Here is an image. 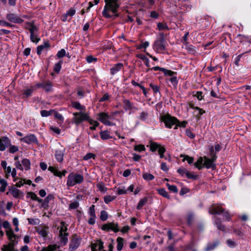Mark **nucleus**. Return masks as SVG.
I'll use <instances>...</instances> for the list:
<instances>
[{
  "mask_svg": "<svg viewBox=\"0 0 251 251\" xmlns=\"http://www.w3.org/2000/svg\"><path fill=\"white\" fill-rule=\"evenodd\" d=\"M104 2L105 4L102 12L103 16L105 18H111L112 16L111 12L117 17L116 13L120 5L119 0H104Z\"/></svg>",
  "mask_w": 251,
  "mask_h": 251,
  "instance_id": "nucleus-1",
  "label": "nucleus"
},
{
  "mask_svg": "<svg viewBox=\"0 0 251 251\" xmlns=\"http://www.w3.org/2000/svg\"><path fill=\"white\" fill-rule=\"evenodd\" d=\"M216 160V157L213 156L211 159H209L206 156L203 157H200L197 162H196L194 165L198 168L199 170H201L203 167H205L207 169L214 168V164L213 162Z\"/></svg>",
  "mask_w": 251,
  "mask_h": 251,
  "instance_id": "nucleus-2",
  "label": "nucleus"
},
{
  "mask_svg": "<svg viewBox=\"0 0 251 251\" xmlns=\"http://www.w3.org/2000/svg\"><path fill=\"white\" fill-rule=\"evenodd\" d=\"M161 120L164 123L165 126L169 128H171L173 126L178 123V120L175 117L169 114H166L161 116Z\"/></svg>",
  "mask_w": 251,
  "mask_h": 251,
  "instance_id": "nucleus-3",
  "label": "nucleus"
},
{
  "mask_svg": "<svg viewBox=\"0 0 251 251\" xmlns=\"http://www.w3.org/2000/svg\"><path fill=\"white\" fill-rule=\"evenodd\" d=\"M89 118L88 114L86 113L82 112H75L73 113L72 121L74 124L78 125L84 121H88Z\"/></svg>",
  "mask_w": 251,
  "mask_h": 251,
  "instance_id": "nucleus-4",
  "label": "nucleus"
},
{
  "mask_svg": "<svg viewBox=\"0 0 251 251\" xmlns=\"http://www.w3.org/2000/svg\"><path fill=\"white\" fill-rule=\"evenodd\" d=\"M65 151V148L59 143H57L54 146L55 157L58 162H62Z\"/></svg>",
  "mask_w": 251,
  "mask_h": 251,
  "instance_id": "nucleus-5",
  "label": "nucleus"
},
{
  "mask_svg": "<svg viewBox=\"0 0 251 251\" xmlns=\"http://www.w3.org/2000/svg\"><path fill=\"white\" fill-rule=\"evenodd\" d=\"M83 180L82 176L77 174H70L68 176L67 185L73 186L76 183H81Z\"/></svg>",
  "mask_w": 251,
  "mask_h": 251,
  "instance_id": "nucleus-6",
  "label": "nucleus"
},
{
  "mask_svg": "<svg viewBox=\"0 0 251 251\" xmlns=\"http://www.w3.org/2000/svg\"><path fill=\"white\" fill-rule=\"evenodd\" d=\"M166 42L163 36H161L154 43L153 49L158 52H161L165 49Z\"/></svg>",
  "mask_w": 251,
  "mask_h": 251,
  "instance_id": "nucleus-7",
  "label": "nucleus"
},
{
  "mask_svg": "<svg viewBox=\"0 0 251 251\" xmlns=\"http://www.w3.org/2000/svg\"><path fill=\"white\" fill-rule=\"evenodd\" d=\"M98 119L104 125L106 126H113L114 125L109 121L112 120V117L107 113L104 112L100 113L98 114Z\"/></svg>",
  "mask_w": 251,
  "mask_h": 251,
  "instance_id": "nucleus-8",
  "label": "nucleus"
},
{
  "mask_svg": "<svg viewBox=\"0 0 251 251\" xmlns=\"http://www.w3.org/2000/svg\"><path fill=\"white\" fill-rule=\"evenodd\" d=\"M30 163L28 159H24L23 160L22 164L19 162H16V166L17 169L21 171H28L30 168Z\"/></svg>",
  "mask_w": 251,
  "mask_h": 251,
  "instance_id": "nucleus-9",
  "label": "nucleus"
},
{
  "mask_svg": "<svg viewBox=\"0 0 251 251\" xmlns=\"http://www.w3.org/2000/svg\"><path fill=\"white\" fill-rule=\"evenodd\" d=\"M22 142H25L28 144H37L38 140L35 136L33 134H28L25 137L20 139Z\"/></svg>",
  "mask_w": 251,
  "mask_h": 251,
  "instance_id": "nucleus-10",
  "label": "nucleus"
},
{
  "mask_svg": "<svg viewBox=\"0 0 251 251\" xmlns=\"http://www.w3.org/2000/svg\"><path fill=\"white\" fill-rule=\"evenodd\" d=\"M80 245V239L76 235H74L70 244L69 250L70 251H74Z\"/></svg>",
  "mask_w": 251,
  "mask_h": 251,
  "instance_id": "nucleus-11",
  "label": "nucleus"
},
{
  "mask_svg": "<svg viewBox=\"0 0 251 251\" xmlns=\"http://www.w3.org/2000/svg\"><path fill=\"white\" fill-rule=\"evenodd\" d=\"M224 211V209L219 205L212 204L209 208V212L211 214H220Z\"/></svg>",
  "mask_w": 251,
  "mask_h": 251,
  "instance_id": "nucleus-12",
  "label": "nucleus"
},
{
  "mask_svg": "<svg viewBox=\"0 0 251 251\" xmlns=\"http://www.w3.org/2000/svg\"><path fill=\"white\" fill-rule=\"evenodd\" d=\"M101 229L103 230H109L111 229L115 232H117L119 231L118 224L114 223H110L103 225Z\"/></svg>",
  "mask_w": 251,
  "mask_h": 251,
  "instance_id": "nucleus-13",
  "label": "nucleus"
},
{
  "mask_svg": "<svg viewBox=\"0 0 251 251\" xmlns=\"http://www.w3.org/2000/svg\"><path fill=\"white\" fill-rule=\"evenodd\" d=\"M10 242L8 245H4L1 248L2 251H15L14 246L17 243L18 241H16L12 238L9 239Z\"/></svg>",
  "mask_w": 251,
  "mask_h": 251,
  "instance_id": "nucleus-14",
  "label": "nucleus"
},
{
  "mask_svg": "<svg viewBox=\"0 0 251 251\" xmlns=\"http://www.w3.org/2000/svg\"><path fill=\"white\" fill-rule=\"evenodd\" d=\"M11 145L10 139L7 137H3L0 139V151H3L6 147Z\"/></svg>",
  "mask_w": 251,
  "mask_h": 251,
  "instance_id": "nucleus-15",
  "label": "nucleus"
},
{
  "mask_svg": "<svg viewBox=\"0 0 251 251\" xmlns=\"http://www.w3.org/2000/svg\"><path fill=\"white\" fill-rule=\"evenodd\" d=\"M67 228L66 227L65 229L63 228H61L60 230V237L61 238V243L63 244V245H65L68 242V233L66 232Z\"/></svg>",
  "mask_w": 251,
  "mask_h": 251,
  "instance_id": "nucleus-16",
  "label": "nucleus"
},
{
  "mask_svg": "<svg viewBox=\"0 0 251 251\" xmlns=\"http://www.w3.org/2000/svg\"><path fill=\"white\" fill-rule=\"evenodd\" d=\"M6 18L7 20L13 23H21L23 20L19 17L17 15L13 13H10L7 15Z\"/></svg>",
  "mask_w": 251,
  "mask_h": 251,
  "instance_id": "nucleus-17",
  "label": "nucleus"
},
{
  "mask_svg": "<svg viewBox=\"0 0 251 251\" xmlns=\"http://www.w3.org/2000/svg\"><path fill=\"white\" fill-rule=\"evenodd\" d=\"M103 243L101 240H98L96 243H92L91 244L92 251H97V248L98 250H101L103 248Z\"/></svg>",
  "mask_w": 251,
  "mask_h": 251,
  "instance_id": "nucleus-18",
  "label": "nucleus"
},
{
  "mask_svg": "<svg viewBox=\"0 0 251 251\" xmlns=\"http://www.w3.org/2000/svg\"><path fill=\"white\" fill-rule=\"evenodd\" d=\"M123 68V64L122 63H118L110 69V73L111 75H114L118 72L119 71L122 70Z\"/></svg>",
  "mask_w": 251,
  "mask_h": 251,
  "instance_id": "nucleus-19",
  "label": "nucleus"
},
{
  "mask_svg": "<svg viewBox=\"0 0 251 251\" xmlns=\"http://www.w3.org/2000/svg\"><path fill=\"white\" fill-rule=\"evenodd\" d=\"M54 199V196L52 194L49 195L43 201V202L42 203V206L44 208H47L48 207V203L51 200H52Z\"/></svg>",
  "mask_w": 251,
  "mask_h": 251,
  "instance_id": "nucleus-20",
  "label": "nucleus"
},
{
  "mask_svg": "<svg viewBox=\"0 0 251 251\" xmlns=\"http://www.w3.org/2000/svg\"><path fill=\"white\" fill-rule=\"evenodd\" d=\"M180 157L182 158V161H186L189 164H192L194 162V158L188 155L181 154Z\"/></svg>",
  "mask_w": 251,
  "mask_h": 251,
  "instance_id": "nucleus-21",
  "label": "nucleus"
},
{
  "mask_svg": "<svg viewBox=\"0 0 251 251\" xmlns=\"http://www.w3.org/2000/svg\"><path fill=\"white\" fill-rule=\"evenodd\" d=\"M49 47V44L48 43H47V42L44 43L43 45H41L38 46L37 48V54L38 55L41 54L42 50L44 49H47Z\"/></svg>",
  "mask_w": 251,
  "mask_h": 251,
  "instance_id": "nucleus-22",
  "label": "nucleus"
},
{
  "mask_svg": "<svg viewBox=\"0 0 251 251\" xmlns=\"http://www.w3.org/2000/svg\"><path fill=\"white\" fill-rule=\"evenodd\" d=\"M26 28L29 30L30 35L36 34L37 30L36 26L31 24H28Z\"/></svg>",
  "mask_w": 251,
  "mask_h": 251,
  "instance_id": "nucleus-23",
  "label": "nucleus"
},
{
  "mask_svg": "<svg viewBox=\"0 0 251 251\" xmlns=\"http://www.w3.org/2000/svg\"><path fill=\"white\" fill-rule=\"evenodd\" d=\"M190 107L195 110V112L196 113V116H201L205 113V111L203 109L198 107H195L194 105H192L190 106Z\"/></svg>",
  "mask_w": 251,
  "mask_h": 251,
  "instance_id": "nucleus-24",
  "label": "nucleus"
},
{
  "mask_svg": "<svg viewBox=\"0 0 251 251\" xmlns=\"http://www.w3.org/2000/svg\"><path fill=\"white\" fill-rule=\"evenodd\" d=\"M43 88L47 92L51 91L52 88L51 83L50 81L44 82Z\"/></svg>",
  "mask_w": 251,
  "mask_h": 251,
  "instance_id": "nucleus-25",
  "label": "nucleus"
},
{
  "mask_svg": "<svg viewBox=\"0 0 251 251\" xmlns=\"http://www.w3.org/2000/svg\"><path fill=\"white\" fill-rule=\"evenodd\" d=\"M117 242L118 243L117 247V250L120 251L122 250V249H123V247L124 239L122 237H119L117 239Z\"/></svg>",
  "mask_w": 251,
  "mask_h": 251,
  "instance_id": "nucleus-26",
  "label": "nucleus"
},
{
  "mask_svg": "<svg viewBox=\"0 0 251 251\" xmlns=\"http://www.w3.org/2000/svg\"><path fill=\"white\" fill-rule=\"evenodd\" d=\"M72 105L73 107L78 110H85V107L81 105L79 102L76 101H73L72 102Z\"/></svg>",
  "mask_w": 251,
  "mask_h": 251,
  "instance_id": "nucleus-27",
  "label": "nucleus"
},
{
  "mask_svg": "<svg viewBox=\"0 0 251 251\" xmlns=\"http://www.w3.org/2000/svg\"><path fill=\"white\" fill-rule=\"evenodd\" d=\"M160 146V145L159 144H157L156 142H151L150 145V150L152 151H155L156 150H158Z\"/></svg>",
  "mask_w": 251,
  "mask_h": 251,
  "instance_id": "nucleus-28",
  "label": "nucleus"
},
{
  "mask_svg": "<svg viewBox=\"0 0 251 251\" xmlns=\"http://www.w3.org/2000/svg\"><path fill=\"white\" fill-rule=\"evenodd\" d=\"M88 121L90 124L93 126H92L90 127V129L92 130H95L96 128L99 125V123L96 121H94L89 118Z\"/></svg>",
  "mask_w": 251,
  "mask_h": 251,
  "instance_id": "nucleus-29",
  "label": "nucleus"
},
{
  "mask_svg": "<svg viewBox=\"0 0 251 251\" xmlns=\"http://www.w3.org/2000/svg\"><path fill=\"white\" fill-rule=\"evenodd\" d=\"M0 183L1 185L0 187V191L3 192L5 191L6 187L7 185V182L3 179H0Z\"/></svg>",
  "mask_w": 251,
  "mask_h": 251,
  "instance_id": "nucleus-30",
  "label": "nucleus"
},
{
  "mask_svg": "<svg viewBox=\"0 0 251 251\" xmlns=\"http://www.w3.org/2000/svg\"><path fill=\"white\" fill-rule=\"evenodd\" d=\"M148 199L147 198H145L143 199H141L139 202L138 205L137 206V209H140L147 202Z\"/></svg>",
  "mask_w": 251,
  "mask_h": 251,
  "instance_id": "nucleus-31",
  "label": "nucleus"
},
{
  "mask_svg": "<svg viewBox=\"0 0 251 251\" xmlns=\"http://www.w3.org/2000/svg\"><path fill=\"white\" fill-rule=\"evenodd\" d=\"M12 194L14 197L19 198L22 193L18 189L14 188L12 190Z\"/></svg>",
  "mask_w": 251,
  "mask_h": 251,
  "instance_id": "nucleus-32",
  "label": "nucleus"
},
{
  "mask_svg": "<svg viewBox=\"0 0 251 251\" xmlns=\"http://www.w3.org/2000/svg\"><path fill=\"white\" fill-rule=\"evenodd\" d=\"M100 137L103 140H106L111 138L108 131H102L100 133Z\"/></svg>",
  "mask_w": 251,
  "mask_h": 251,
  "instance_id": "nucleus-33",
  "label": "nucleus"
},
{
  "mask_svg": "<svg viewBox=\"0 0 251 251\" xmlns=\"http://www.w3.org/2000/svg\"><path fill=\"white\" fill-rule=\"evenodd\" d=\"M33 90H34V87L31 86L30 88H27L25 90L24 95L26 97H29L31 95Z\"/></svg>",
  "mask_w": 251,
  "mask_h": 251,
  "instance_id": "nucleus-34",
  "label": "nucleus"
},
{
  "mask_svg": "<svg viewBox=\"0 0 251 251\" xmlns=\"http://www.w3.org/2000/svg\"><path fill=\"white\" fill-rule=\"evenodd\" d=\"M219 243V241H216L212 244H208L206 249V251H209L210 250L214 249Z\"/></svg>",
  "mask_w": 251,
  "mask_h": 251,
  "instance_id": "nucleus-35",
  "label": "nucleus"
},
{
  "mask_svg": "<svg viewBox=\"0 0 251 251\" xmlns=\"http://www.w3.org/2000/svg\"><path fill=\"white\" fill-rule=\"evenodd\" d=\"M62 63H63V61L61 60L59 62L56 63L54 65L53 70L55 72L59 73V72L60 71V70L61 68V65H62Z\"/></svg>",
  "mask_w": 251,
  "mask_h": 251,
  "instance_id": "nucleus-36",
  "label": "nucleus"
},
{
  "mask_svg": "<svg viewBox=\"0 0 251 251\" xmlns=\"http://www.w3.org/2000/svg\"><path fill=\"white\" fill-rule=\"evenodd\" d=\"M6 234L8 236L9 239H11L14 237H16L17 236L14 234L13 230L12 229H9V230H6Z\"/></svg>",
  "mask_w": 251,
  "mask_h": 251,
  "instance_id": "nucleus-37",
  "label": "nucleus"
},
{
  "mask_svg": "<svg viewBox=\"0 0 251 251\" xmlns=\"http://www.w3.org/2000/svg\"><path fill=\"white\" fill-rule=\"evenodd\" d=\"M160 71L163 72V73L167 75L172 76L175 74V73L173 71H171L170 70H168L167 69H165L164 68H161L160 69Z\"/></svg>",
  "mask_w": 251,
  "mask_h": 251,
  "instance_id": "nucleus-38",
  "label": "nucleus"
},
{
  "mask_svg": "<svg viewBox=\"0 0 251 251\" xmlns=\"http://www.w3.org/2000/svg\"><path fill=\"white\" fill-rule=\"evenodd\" d=\"M143 178L147 180H151L154 178V176L151 174H143Z\"/></svg>",
  "mask_w": 251,
  "mask_h": 251,
  "instance_id": "nucleus-39",
  "label": "nucleus"
},
{
  "mask_svg": "<svg viewBox=\"0 0 251 251\" xmlns=\"http://www.w3.org/2000/svg\"><path fill=\"white\" fill-rule=\"evenodd\" d=\"M157 27L160 30H164L168 29V27L166 24L159 23L157 24Z\"/></svg>",
  "mask_w": 251,
  "mask_h": 251,
  "instance_id": "nucleus-40",
  "label": "nucleus"
},
{
  "mask_svg": "<svg viewBox=\"0 0 251 251\" xmlns=\"http://www.w3.org/2000/svg\"><path fill=\"white\" fill-rule=\"evenodd\" d=\"M157 191L160 195L168 199L170 198L169 196L168 195L167 192L166 191L165 189H158Z\"/></svg>",
  "mask_w": 251,
  "mask_h": 251,
  "instance_id": "nucleus-41",
  "label": "nucleus"
},
{
  "mask_svg": "<svg viewBox=\"0 0 251 251\" xmlns=\"http://www.w3.org/2000/svg\"><path fill=\"white\" fill-rule=\"evenodd\" d=\"M107 218H108V215H107V212L104 210L101 211L100 212V219L102 221H104L106 220H107Z\"/></svg>",
  "mask_w": 251,
  "mask_h": 251,
  "instance_id": "nucleus-42",
  "label": "nucleus"
},
{
  "mask_svg": "<svg viewBox=\"0 0 251 251\" xmlns=\"http://www.w3.org/2000/svg\"><path fill=\"white\" fill-rule=\"evenodd\" d=\"M134 150L137 151H142L145 150V147L143 145H135L134 146Z\"/></svg>",
  "mask_w": 251,
  "mask_h": 251,
  "instance_id": "nucleus-43",
  "label": "nucleus"
},
{
  "mask_svg": "<svg viewBox=\"0 0 251 251\" xmlns=\"http://www.w3.org/2000/svg\"><path fill=\"white\" fill-rule=\"evenodd\" d=\"M95 154L92 153H88L83 157V159L85 160H88L91 158H93L94 159L95 158Z\"/></svg>",
  "mask_w": 251,
  "mask_h": 251,
  "instance_id": "nucleus-44",
  "label": "nucleus"
},
{
  "mask_svg": "<svg viewBox=\"0 0 251 251\" xmlns=\"http://www.w3.org/2000/svg\"><path fill=\"white\" fill-rule=\"evenodd\" d=\"M53 112L54 113V116L55 118L58 119L60 123H62L64 120L63 116L57 112L53 111Z\"/></svg>",
  "mask_w": 251,
  "mask_h": 251,
  "instance_id": "nucleus-45",
  "label": "nucleus"
},
{
  "mask_svg": "<svg viewBox=\"0 0 251 251\" xmlns=\"http://www.w3.org/2000/svg\"><path fill=\"white\" fill-rule=\"evenodd\" d=\"M115 198V197H112L110 195H107L105 196L104 198V202L106 203H108L111 201H112L113 200H114Z\"/></svg>",
  "mask_w": 251,
  "mask_h": 251,
  "instance_id": "nucleus-46",
  "label": "nucleus"
},
{
  "mask_svg": "<svg viewBox=\"0 0 251 251\" xmlns=\"http://www.w3.org/2000/svg\"><path fill=\"white\" fill-rule=\"evenodd\" d=\"M185 175L188 178L193 180H195L199 177V176L196 174H185Z\"/></svg>",
  "mask_w": 251,
  "mask_h": 251,
  "instance_id": "nucleus-47",
  "label": "nucleus"
},
{
  "mask_svg": "<svg viewBox=\"0 0 251 251\" xmlns=\"http://www.w3.org/2000/svg\"><path fill=\"white\" fill-rule=\"evenodd\" d=\"M167 186L169 189V190L174 192V193H177V189L175 185H171L169 183L167 184Z\"/></svg>",
  "mask_w": 251,
  "mask_h": 251,
  "instance_id": "nucleus-48",
  "label": "nucleus"
},
{
  "mask_svg": "<svg viewBox=\"0 0 251 251\" xmlns=\"http://www.w3.org/2000/svg\"><path fill=\"white\" fill-rule=\"evenodd\" d=\"M53 112L52 111L42 110L41 111V114L42 117H47L50 115Z\"/></svg>",
  "mask_w": 251,
  "mask_h": 251,
  "instance_id": "nucleus-49",
  "label": "nucleus"
},
{
  "mask_svg": "<svg viewBox=\"0 0 251 251\" xmlns=\"http://www.w3.org/2000/svg\"><path fill=\"white\" fill-rule=\"evenodd\" d=\"M30 39L32 42H35L36 43H37L40 40V39L37 37V36L36 34L30 35Z\"/></svg>",
  "mask_w": 251,
  "mask_h": 251,
  "instance_id": "nucleus-50",
  "label": "nucleus"
},
{
  "mask_svg": "<svg viewBox=\"0 0 251 251\" xmlns=\"http://www.w3.org/2000/svg\"><path fill=\"white\" fill-rule=\"evenodd\" d=\"M165 151V148L163 147L160 146L159 148L158 149V151L160 155V158L163 157V153H164Z\"/></svg>",
  "mask_w": 251,
  "mask_h": 251,
  "instance_id": "nucleus-51",
  "label": "nucleus"
},
{
  "mask_svg": "<svg viewBox=\"0 0 251 251\" xmlns=\"http://www.w3.org/2000/svg\"><path fill=\"white\" fill-rule=\"evenodd\" d=\"M66 51L64 49H61L60 50L58 51L57 53V56L58 58H62L65 55Z\"/></svg>",
  "mask_w": 251,
  "mask_h": 251,
  "instance_id": "nucleus-52",
  "label": "nucleus"
},
{
  "mask_svg": "<svg viewBox=\"0 0 251 251\" xmlns=\"http://www.w3.org/2000/svg\"><path fill=\"white\" fill-rule=\"evenodd\" d=\"M215 224L217 226V227L219 230H222V231L225 230V226L223 225H222V224L220 222H219L218 221H216Z\"/></svg>",
  "mask_w": 251,
  "mask_h": 251,
  "instance_id": "nucleus-53",
  "label": "nucleus"
},
{
  "mask_svg": "<svg viewBox=\"0 0 251 251\" xmlns=\"http://www.w3.org/2000/svg\"><path fill=\"white\" fill-rule=\"evenodd\" d=\"M124 105H125V108L126 109H129L131 107V104L130 101L128 100H124Z\"/></svg>",
  "mask_w": 251,
  "mask_h": 251,
  "instance_id": "nucleus-54",
  "label": "nucleus"
},
{
  "mask_svg": "<svg viewBox=\"0 0 251 251\" xmlns=\"http://www.w3.org/2000/svg\"><path fill=\"white\" fill-rule=\"evenodd\" d=\"M226 243L227 245L230 247H234L236 245V243L231 239L227 240Z\"/></svg>",
  "mask_w": 251,
  "mask_h": 251,
  "instance_id": "nucleus-55",
  "label": "nucleus"
},
{
  "mask_svg": "<svg viewBox=\"0 0 251 251\" xmlns=\"http://www.w3.org/2000/svg\"><path fill=\"white\" fill-rule=\"evenodd\" d=\"M150 86L152 88V89L154 93H157L159 92V87L157 85H155L152 83H151L150 84Z\"/></svg>",
  "mask_w": 251,
  "mask_h": 251,
  "instance_id": "nucleus-56",
  "label": "nucleus"
},
{
  "mask_svg": "<svg viewBox=\"0 0 251 251\" xmlns=\"http://www.w3.org/2000/svg\"><path fill=\"white\" fill-rule=\"evenodd\" d=\"M99 189L102 192H105L106 191V188L105 187L103 184L99 183L97 185Z\"/></svg>",
  "mask_w": 251,
  "mask_h": 251,
  "instance_id": "nucleus-57",
  "label": "nucleus"
},
{
  "mask_svg": "<svg viewBox=\"0 0 251 251\" xmlns=\"http://www.w3.org/2000/svg\"><path fill=\"white\" fill-rule=\"evenodd\" d=\"M79 206V203L77 201H75L70 204L69 207L71 209H76Z\"/></svg>",
  "mask_w": 251,
  "mask_h": 251,
  "instance_id": "nucleus-58",
  "label": "nucleus"
},
{
  "mask_svg": "<svg viewBox=\"0 0 251 251\" xmlns=\"http://www.w3.org/2000/svg\"><path fill=\"white\" fill-rule=\"evenodd\" d=\"M75 13V10L73 8H70L66 13L67 15H68L69 16H74Z\"/></svg>",
  "mask_w": 251,
  "mask_h": 251,
  "instance_id": "nucleus-59",
  "label": "nucleus"
},
{
  "mask_svg": "<svg viewBox=\"0 0 251 251\" xmlns=\"http://www.w3.org/2000/svg\"><path fill=\"white\" fill-rule=\"evenodd\" d=\"M169 80L174 86L176 85L177 83V78L176 76H172V77L169 79Z\"/></svg>",
  "mask_w": 251,
  "mask_h": 251,
  "instance_id": "nucleus-60",
  "label": "nucleus"
},
{
  "mask_svg": "<svg viewBox=\"0 0 251 251\" xmlns=\"http://www.w3.org/2000/svg\"><path fill=\"white\" fill-rule=\"evenodd\" d=\"M94 207L95 206L94 205H92L89 208V213L90 215L93 217H95Z\"/></svg>",
  "mask_w": 251,
  "mask_h": 251,
  "instance_id": "nucleus-61",
  "label": "nucleus"
},
{
  "mask_svg": "<svg viewBox=\"0 0 251 251\" xmlns=\"http://www.w3.org/2000/svg\"><path fill=\"white\" fill-rule=\"evenodd\" d=\"M161 168L162 170L164 172H167L169 171V167L165 163H161Z\"/></svg>",
  "mask_w": 251,
  "mask_h": 251,
  "instance_id": "nucleus-62",
  "label": "nucleus"
},
{
  "mask_svg": "<svg viewBox=\"0 0 251 251\" xmlns=\"http://www.w3.org/2000/svg\"><path fill=\"white\" fill-rule=\"evenodd\" d=\"M9 152L14 153L18 150V148L15 146H10Z\"/></svg>",
  "mask_w": 251,
  "mask_h": 251,
  "instance_id": "nucleus-63",
  "label": "nucleus"
},
{
  "mask_svg": "<svg viewBox=\"0 0 251 251\" xmlns=\"http://www.w3.org/2000/svg\"><path fill=\"white\" fill-rule=\"evenodd\" d=\"M25 179H20V180L16 183L15 186L17 187H21L24 183H25Z\"/></svg>",
  "mask_w": 251,
  "mask_h": 251,
  "instance_id": "nucleus-64",
  "label": "nucleus"
}]
</instances>
